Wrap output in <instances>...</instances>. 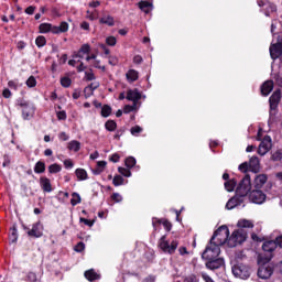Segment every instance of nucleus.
<instances>
[{"label": "nucleus", "instance_id": "nucleus-35", "mask_svg": "<svg viewBox=\"0 0 282 282\" xmlns=\"http://www.w3.org/2000/svg\"><path fill=\"white\" fill-rule=\"evenodd\" d=\"M137 162L138 161H135V158L129 156L126 159L124 164H126L127 169H133V166H135Z\"/></svg>", "mask_w": 282, "mask_h": 282}, {"label": "nucleus", "instance_id": "nucleus-5", "mask_svg": "<svg viewBox=\"0 0 282 282\" xmlns=\"http://www.w3.org/2000/svg\"><path fill=\"white\" fill-rule=\"evenodd\" d=\"M219 254H221V247L209 240V243L207 245L205 251L202 254V258L207 261L219 258Z\"/></svg>", "mask_w": 282, "mask_h": 282}, {"label": "nucleus", "instance_id": "nucleus-28", "mask_svg": "<svg viewBox=\"0 0 282 282\" xmlns=\"http://www.w3.org/2000/svg\"><path fill=\"white\" fill-rule=\"evenodd\" d=\"M40 32L42 34H47V32H52V34H54V25L50 23H42L40 24Z\"/></svg>", "mask_w": 282, "mask_h": 282}, {"label": "nucleus", "instance_id": "nucleus-29", "mask_svg": "<svg viewBox=\"0 0 282 282\" xmlns=\"http://www.w3.org/2000/svg\"><path fill=\"white\" fill-rule=\"evenodd\" d=\"M126 76H127V79L129 80V83H135V80H138V78H139L138 70H135V69L128 70Z\"/></svg>", "mask_w": 282, "mask_h": 282}, {"label": "nucleus", "instance_id": "nucleus-41", "mask_svg": "<svg viewBox=\"0 0 282 282\" xmlns=\"http://www.w3.org/2000/svg\"><path fill=\"white\" fill-rule=\"evenodd\" d=\"M46 43H47V40H45V36L43 35L37 36L35 40V45H37V47H44Z\"/></svg>", "mask_w": 282, "mask_h": 282}, {"label": "nucleus", "instance_id": "nucleus-1", "mask_svg": "<svg viewBox=\"0 0 282 282\" xmlns=\"http://www.w3.org/2000/svg\"><path fill=\"white\" fill-rule=\"evenodd\" d=\"M237 226L239 229L235 230L228 240L229 248H235L236 246H239V243H243V241H246V239H248V231H246V229H243V228H253L254 227L252 221H250L248 219H240L237 223Z\"/></svg>", "mask_w": 282, "mask_h": 282}, {"label": "nucleus", "instance_id": "nucleus-51", "mask_svg": "<svg viewBox=\"0 0 282 282\" xmlns=\"http://www.w3.org/2000/svg\"><path fill=\"white\" fill-rule=\"evenodd\" d=\"M111 199H113V202L117 204H120V202H122V195H120V193H113L111 195Z\"/></svg>", "mask_w": 282, "mask_h": 282}, {"label": "nucleus", "instance_id": "nucleus-62", "mask_svg": "<svg viewBox=\"0 0 282 282\" xmlns=\"http://www.w3.org/2000/svg\"><path fill=\"white\" fill-rule=\"evenodd\" d=\"M274 80H275L276 85H279V87H282V77H281V75H275Z\"/></svg>", "mask_w": 282, "mask_h": 282}, {"label": "nucleus", "instance_id": "nucleus-20", "mask_svg": "<svg viewBox=\"0 0 282 282\" xmlns=\"http://www.w3.org/2000/svg\"><path fill=\"white\" fill-rule=\"evenodd\" d=\"M40 186L44 193H52V182L47 177L40 178Z\"/></svg>", "mask_w": 282, "mask_h": 282}, {"label": "nucleus", "instance_id": "nucleus-6", "mask_svg": "<svg viewBox=\"0 0 282 282\" xmlns=\"http://www.w3.org/2000/svg\"><path fill=\"white\" fill-rule=\"evenodd\" d=\"M180 242L177 240L169 241L166 236H162L159 240V248L165 252V254H174Z\"/></svg>", "mask_w": 282, "mask_h": 282}, {"label": "nucleus", "instance_id": "nucleus-17", "mask_svg": "<svg viewBox=\"0 0 282 282\" xmlns=\"http://www.w3.org/2000/svg\"><path fill=\"white\" fill-rule=\"evenodd\" d=\"M126 98H127V100H130L134 105H138V100H140V98H142V94H140V91H138V89H130V90H128Z\"/></svg>", "mask_w": 282, "mask_h": 282}, {"label": "nucleus", "instance_id": "nucleus-36", "mask_svg": "<svg viewBox=\"0 0 282 282\" xmlns=\"http://www.w3.org/2000/svg\"><path fill=\"white\" fill-rule=\"evenodd\" d=\"M105 127H106L107 131H116V128L118 127V124L113 120H108L105 123Z\"/></svg>", "mask_w": 282, "mask_h": 282}, {"label": "nucleus", "instance_id": "nucleus-33", "mask_svg": "<svg viewBox=\"0 0 282 282\" xmlns=\"http://www.w3.org/2000/svg\"><path fill=\"white\" fill-rule=\"evenodd\" d=\"M100 23H104L105 25H109L110 28L115 25L113 17L111 15H105L99 20Z\"/></svg>", "mask_w": 282, "mask_h": 282}, {"label": "nucleus", "instance_id": "nucleus-57", "mask_svg": "<svg viewBox=\"0 0 282 282\" xmlns=\"http://www.w3.org/2000/svg\"><path fill=\"white\" fill-rule=\"evenodd\" d=\"M58 139L62 140V142H67V140H69V135L65 132H61L58 134Z\"/></svg>", "mask_w": 282, "mask_h": 282}, {"label": "nucleus", "instance_id": "nucleus-34", "mask_svg": "<svg viewBox=\"0 0 282 282\" xmlns=\"http://www.w3.org/2000/svg\"><path fill=\"white\" fill-rule=\"evenodd\" d=\"M34 173H37V174L45 173V163L43 161H39L35 164Z\"/></svg>", "mask_w": 282, "mask_h": 282}, {"label": "nucleus", "instance_id": "nucleus-31", "mask_svg": "<svg viewBox=\"0 0 282 282\" xmlns=\"http://www.w3.org/2000/svg\"><path fill=\"white\" fill-rule=\"evenodd\" d=\"M237 186V181L235 178H231L227 182H225V188L228 191V193H232Z\"/></svg>", "mask_w": 282, "mask_h": 282}, {"label": "nucleus", "instance_id": "nucleus-4", "mask_svg": "<svg viewBox=\"0 0 282 282\" xmlns=\"http://www.w3.org/2000/svg\"><path fill=\"white\" fill-rule=\"evenodd\" d=\"M262 250L263 252L268 253L265 254V257H263V254H260L258 257V263H269L272 260V252L276 250V242H274L273 240L263 242Z\"/></svg>", "mask_w": 282, "mask_h": 282}, {"label": "nucleus", "instance_id": "nucleus-37", "mask_svg": "<svg viewBox=\"0 0 282 282\" xmlns=\"http://www.w3.org/2000/svg\"><path fill=\"white\" fill-rule=\"evenodd\" d=\"M101 116L102 118H109L111 116V108L109 107V105H105L101 108Z\"/></svg>", "mask_w": 282, "mask_h": 282}, {"label": "nucleus", "instance_id": "nucleus-60", "mask_svg": "<svg viewBox=\"0 0 282 282\" xmlns=\"http://www.w3.org/2000/svg\"><path fill=\"white\" fill-rule=\"evenodd\" d=\"M2 166H10V155L6 154V155L3 156Z\"/></svg>", "mask_w": 282, "mask_h": 282}, {"label": "nucleus", "instance_id": "nucleus-58", "mask_svg": "<svg viewBox=\"0 0 282 282\" xmlns=\"http://www.w3.org/2000/svg\"><path fill=\"white\" fill-rule=\"evenodd\" d=\"M35 10H36V7L30 6L29 8L25 9V14L32 15L34 14Z\"/></svg>", "mask_w": 282, "mask_h": 282}, {"label": "nucleus", "instance_id": "nucleus-39", "mask_svg": "<svg viewBox=\"0 0 282 282\" xmlns=\"http://www.w3.org/2000/svg\"><path fill=\"white\" fill-rule=\"evenodd\" d=\"M113 186H122L124 184V178L121 175H116L112 180Z\"/></svg>", "mask_w": 282, "mask_h": 282}, {"label": "nucleus", "instance_id": "nucleus-30", "mask_svg": "<svg viewBox=\"0 0 282 282\" xmlns=\"http://www.w3.org/2000/svg\"><path fill=\"white\" fill-rule=\"evenodd\" d=\"M156 224H162L164 226L165 230H167V231L171 230V223H169V220L153 218L152 225L154 228H155Z\"/></svg>", "mask_w": 282, "mask_h": 282}, {"label": "nucleus", "instance_id": "nucleus-59", "mask_svg": "<svg viewBox=\"0 0 282 282\" xmlns=\"http://www.w3.org/2000/svg\"><path fill=\"white\" fill-rule=\"evenodd\" d=\"M85 78L86 80H95L96 76L94 75V73L89 72V73H85Z\"/></svg>", "mask_w": 282, "mask_h": 282}, {"label": "nucleus", "instance_id": "nucleus-64", "mask_svg": "<svg viewBox=\"0 0 282 282\" xmlns=\"http://www.w3.org/2000/svg\"><path fill=\"white\" fill-rule=\"evenodd\" d=\"M274 243L275 247L279 246L280 248H282V236L276 237Z\"/></svg>", "mask_w": 282, "mask_h": 282}, {"label": "nucleus", "instance_id": "nucleus-2", "mask_svg": "<svg viewBox=\"0 0 282 282\" xmlns=\"http://www.w3.org/2000/svg\"><path fill=\"white\" fill-rule=\"evenodd\" d=\"M230 230L228 229L227 226H221L219 227L213 235L210 241L216 243V246H224V243L228 245V241H230Z\"/></svg>", "mask_w": 282, "mask_h": 282}, {"label": "nucleus", "instance_id": "nucleus-63", "mask_svg": "<svg viewBox=\"0 0 282 282\" xmlns=\"http://www.w3.org/2000/svg\"><path fill=\"white\" fill-rule=\"evenodd\" d=\"M184 282H197V279L195 278V275H189L184 279Z\"/></svg>", "mask_w": 282, "mask_h": 282}, {"label": "nucleus", "instance_id": "nucleus-9", "mask_svg": "<svg viewBox=\"0 0 282 282\" xmlns=\"http://www.w3.org/2000/svg\"><path fill=\"white\" fill-rule=\"evenodd\" d=\"M89 52H91V46H89V44H84L79 51L73 55V58H86L88 63L89 61H96V54L89 55Z\"/></svg>", "mask_w": 282, "mask_h": 282}, {"label": "nucleus", "instance_id": "nucleus-19", "mask_svg": "<svg viewBox=\"0 0 282 282\" xmlns=\"http://www.w3.org/2000/svg\"><path fill=\"white\" fill-rule=\"evenodd\" d=\"M274 89V82L272 80H267L263 83L261 87V94L262 96H270L272 90Z\"/></svg>", "mask_w": 282, "mask_h": 282}, {"label": "nucleus", "instance_id": "nucleus-14", "mask_svg": "<svg viewBox=\"0 0 282 282\" xmlns=\"http://www.w3.org/2000/svg\"><path fill=\"white\" fill-rule=\"evenodd\" d=\"M21 107L23 120H30L31 118H34L35 108L33 104L24 102L21 104Z\"/></svg>", "mask_w": 282, "mask_h": 282}, {"label": "nucleus", "instance_id": "nucleus-50", "mask_svg": "<svg viewBox=\"0 0 282 282\" xmlns=\"http://www.w3.org/2000/svg\"><path fill=\"white\" fill-rule=\"evenodd\" d=\"M26 85L29 87H36V78L34 76H31L26 80Z\"/></svg>", "mask_w": 282, "mask_h": 282}, {"label": "nucleus", "instance_id": "nucleus-43", "mask_svg": "<svg viewBox=\"0 0 282 282\" xmlns=\"http://www.w3.org/2000/svg\"><path fill=\"white\" fill-rule=\"evenodd\" d=\"M23 84L19 83V79H14V80H10L8 83V87H10V89H18V87H22Z\"/></svg>", "mask_w": 282, "mask_h": 282}, {"label": "nucleus", "instance_id": "nucleus-3", "mask_svg": "<svg viewBox=\"0 0 282 282\" xmlns=\"http://www.w3.org/2000/svg\"><path fill=\"white\" fill-rule=\"evenodd\" d=\"M270 102V112H269V124L276 122V109L279 102H281V90H275L269 98Z\"/></svg>", "mask_w": 282, "mask_h": 282}, {"label": "nucleus", "instance_id": "nucleus-23", "mask_svg": "<svg viewBox=\"0 0 282 282\" xmlns=\"http://www.w3.org/2000/svg\"><path fill=\"white\" fill-rule=\"evenodd\" d=\"M69 30V23L61 22L59 26L53 28V34H63Z\"/></svg>", "mask_w": 282, "mask_h": 282}, {"label": "nucleus", "instance_id": "nucleus-12", "mask_svg": "<svg viewBox=\"0 0 282 282\" xmlns=\"http://www.w3.org/2000/svg\"><path fill=\"white\" fill-rule=\"evenodd\" d=\"M265 193L261 189H253L249 193V199L252 204H263L265 202Z\"/></svg>", "mask_w": 282, "mask_h": 282}, {"label": "nucleus", "instance_id": "nucleus-52", "mask_svg": "<svg viewBox=\"0 0 282 282\" xmlns=\"http://www.w3.org/2000/svg\"><path fill=\"white\" fill-rule=\"evenodd\" d=\"M56 117L59 120H67V112H65L64 110L57 111Z\"/></svg>", "mask_w": 282, "mask_h": 282}, {"label": "nucleus", "instance_id": "nucleus-53", "mask_svg": "<svg viewBox=\"0 0 282 282\" xmlns=\"http://www.w3.org/2000/svg\"><path fill=\"white\" fill-rule=\"evenodd\" d=\"M248 166H250V164H248V162H245V163L240 164L238 169H239V171H241V173H247Z\"/></svg>", "mask_w": 282, "mask_h": 282}, {"label": "nucleus", "instance_id": "nucleus-21", "mask_svg": "<svg viewBox=\"0 0 282 282\" xmlns=\"http://www.w3.org/2000/svg\"><path fill=\"white\" fill-rule=\"evenodd\" d=\"M85 279H87V281H99L100 279V274L98 272H96V270L94 269H89L84 273Z\"/></svg>", "mask_w": 282, "mask_h": 282}, {"label": "nucleus", "instance_id": "nucleus-47", "mask_svg": "<svg viewBox=\"0 0 282 282\" xmlns=\"http://www.w3.org/2000/svg\"><path fill=\"white\" fill-rule=\"evenodd\" d=\"M272 160H273L274 162H281V160H282V151L279 150V151L274 152V153L272 154Z\"/></svg>", "mask_w": 282, "mask_h": 282}, {"label": "nucleus", "instance_id": "nucleus-16", "mask_svg": "<svg viewBox=\"0 0 282 282\" xmlns=\"http://www.w3.org/2000/svg\"><path fill=\"white\" fill-rule=\"evenodd\" d=\"M270 56L273 61H276V58H279V56H281L282 54V43L278 42L275 44H271L270 48Z\"/></svg>", "mask_w": 282, "mask_h": 282}, {"label": "nucleus", "instance_id": "nucleus-7", "mask_svg": "<svg viewBox=\"0 0 282 282\" xmlns=\"http://www.w3.org/2000/svg\"><path fill=\"white\" fill-rule=\"evenodd\" d=\"M231 272L236 279H242L243 281H246V279H250V267L246 264H235L231 269Z\"/></svg>", "mask_w": 282, "mask_h": 282}, {"label": "nucleus", "instance_id": "nucleus-15", "mask_svg": "<svg viewBox=\"0 0 282 282\" xmlns=\"http://www.w3.org/2000/svg\"><path fill=\"white\" fill-rule=\"evenodd\" d=\"M261 267L258 270V276L259 279H270L273 274L272 267L265 265V263H260Z\"/></svg>", "mask_w": 282, "mask_h": 282}, {"label": "nucleus", "instance_id": "nucleus-11", "mask_svg": "<svg viewBox=\"0 0 282 282\" xmlns=\"http://www.w3.org/2000/svg\"><path fill=\"white\" fill-rule=\"evenodd\" d=\"M245 207H246V198H242L241 196L237 195V193L226 204L227 210H232V208H245Z\"/></svg>", "mask_w": 282, "mask_h": 282}, {"label": "nucleus", "instance_id": "nucleus-32", "mask_svg": "<svg viewBox=\"0 0 282 282\" xmlns=\"http://www.w3.org/2000/svg\"><path fill=\"white\" fill-rule=\"evenodd\" d=\"M75 175L80 182H85V180H87V171H85V169H77L75 171Z\"/></svg>", "mask_w": 282, "mask_h": 282}, {"label": "nucleus", "instance_id": "nucleus-24", "mask_svg": "<svg viewBox=\"0 0 282 282\" xmlns=\"http://www.w3.org/2000/svg\"><path fill=\"white\" fill-rule=\"evenodd\" d=\"M139 8L140 10H142V12H144L145 14H149V12L153 10V3L149 1H141L139 2Z\"/></svg>", "mask_w": 282, "mask_h": 282}, {"label": "nucleus", "instance_id": "nucleus-48", "mask_svg": "<svg viewBox=\"0 0 282 282\" xmlns=\"http://www.w3.org/2000/svg\"><path fill=\"white\" fill-rule=\"evenodd\" d=\"M131 135H138L139 133H142V127L134 126L130 130Z\"/></svg>", "mask_w": 282, "mask_h": 282}, {"label": "nucleus", "instance_id": "nucleus-18", "mask_svg": "<svg viewBox=\"0 0 282 282\" xmlns=\"http://www.w3.org/2000/svg\"><path fill=\"white\" fill-rule=\"evenodd\" d=\"M221 265H224V259L221 258L207 260L206 262V268H208V270H218Z\"/></svg>", "mask_w": 282, "mask_h": 282}, {"label": "nucleus", "instance_id": "nucleus-8", "mask_svg": "<svg viewBox=\"0 0 282 282\" xmlns=\"http://www.w3.org/2000/svg\"><path fill=\"white\" fill-rule=\"evenodd\" d=\"M250 188H252V184L250 183V175H246L236 188V194L239 195V197L246 199L248 193H250Z\"/></svg>", "mask_w": 282, "mask_h": 282}, {"label": "nucleus", "instance_id": "nucleus-45", "mask_svg": "<svg viewBox=\"0 0 282 282\" xmlns=\"http://www.w3.org/2000/svg\"><path fill=\"white\" fill-rule=\"evenodd\" d=\"M61 85L62 87H70L72 86V79L69 77H62L61 78Z\"/></svg>", "mask_w": 282, "mask_h": 282}, {"label": "nucleus", "instance_id": "nucleus-27", "mask_svg": "<svg viewBox=\"0 0 282 282\" xmlns=\"http://www.w3.org/2000/svg\"><path fill=\"white\" fill-rule=\"evenodd\" d=\"M249 166L252 171L257 172L260 169V161L258 156H252L249 161Z\"/></svg>", "mask_w": 282, "mask_h": 282}, {"label": "nucleus", "instance_id": "nucleus-38", "mask_svg": "<svg viewBox=\"0 0 282 282\" xmlns=\"http://www.w3.org/2000/svg\"><path fill=\"white\" fill-rule=\"evenodd\" d=\"M70 204H72V206H77V204H80V194L73 193Z\"/></svg>", "mask_w": 282, "mask_h": 282}, {"label": "nucleus", "instance_id": "nucleus-42", "mask_svg": "<svg viewBox=\"0 0 282 282\" xmlns=\"http://www.w3.org/2000/svg\"><path fill=\"white\" fill-rule=\"evenodd\" d=\"M62 169L63 167L59 164L54 163L48 166V172L50 173H61Z\"/></svg>", "mask_w": 282, "mask_h": 282}, {"label": "nucleus", "instance_id": "nucleus-49", "mask_svg": "<svg viewBox=\"0 0 282 282\" xmlns=\"http://www.w3.org/2000/svg\"><path fill=\"white\" fill-rule=\"evenodd\" d=\"M106 43L107 45H110L111 47H113L118 43V40H116L115 36H108L106 39Z\"/></svg>", "mask_w": 282, "mask_h": 282}, {"label": "nucleus", "instance_id": "nucleus-13", "mask_svg": "<svg viewBox=\"0 0 282 282\" xmlns=\"http://www.w3.org/2000/svg\"><path fill=\"white\" fill-rule=\"evenodd\" d=\"M272 149V138L265 135L259 144L258 154L265 155Z\"/></svg>", "mask_w": 282, "mask_h": 282}, {"label": "nucleus", "instance_id": "nucleus-10", "mask_svg": "<svg viewBox=\"0 0 282 282\" xmlns=\"http://www.w3.org/2000/svg\"><path fill=\"white\" fill-rule=\"evenodd\" d=\"M23 229L26 230L29 237H35V239L43 237V224L40 221L33 224L31 229L23 225Z\"/></svg>", "mask_w": 282, "mask_h": 282}, {"label": "nucleus", "instance_id": "nucleus-40", "mask_svg": "<svg viewBox=\"0 0 282 282\" xmlns=\"http://www.w3.org/2000/svg\"><path fill=\"white\" fill-rule=\"evenodd\" d=\"M118 172L120 175H123V177H131V170L129 167H119Z\"/></svg>", "mask_w": 282, "mask_h": 282}, {"label": "nucleus", "instance_id": "nucleus-55", "mask_svg": "<svg viewBox=\"0 0 282 282\" xmlns=\"http://www.w3.org/2000/svg\"><path fill=\"white\" fill-rule=\"evenodd\" d=\"M79 221L82 224H85V226H89V228H91V226H94V220H89V219H86V218H80Z\"/></svg>", "mask_w": 282, "mask_h": 282}, {"label": "nucleus", "instance_id": "nucleus-61", "mask_svg": "<svg viewBox=\"0 0 282 282\" xmlns=\"http://www.w3.org/2000/svg\"><path fill=\"white\" fill-rule=\"evenodd\" d=\"M87 19H89V21H96L98 19V17H96L94 13L87 11Z\"/></svg>", "mask_w": 282, "mask_h": 282}, {"label": "nucleus", "instance_id": "nucleus-46", "mask_svg": "<svg viewBox=\"0 0 282 282\" xmlns=\"http://www.w3.org/2000/svg\"><path fill=\"white\" fill-rule=\"evenodd\" d=\"M26 282H39V279L36 278V273L29 272L26 275Z\"/></svg>", "mask_w": 282, "mask_h": 282}, {"label": "nucleus", "instance_id": "nucleus-54", "mask_svg": "<svg viewBox=\"0 0 282 282\" xmlns=\"http://www.w3.org/2000/svg\"><path fill=\"white\" fill-rule=\"evenodd\" d=\"M74 250H75V252H83V250H85V243L84 242L77 243V246H75Z\"/></svg>", "mask_w": 282, "mask_h": 282}, {"label": "nucleus", "instance_id": "nucleus-22", "mask_svg": "<svg viewBox=\"0 0 282 282\" xmlns=\"http://www.w3.org/2000/svg\"><path fill=\"white\" fill-rule=\"evenodd\" d=\"M265 182H268V176L265 174L257 175L254 178V188H263Z\"/></svg>", "mask_w": 282, "mask_h": 282}, {"label": "nucleus", "instance_id": "nucleus-56", "mask_svg": "<svg viewBox=\"0 0 282 282\" xmlns=\"http://www.w3.org/2000/svg\"><path fill=\"white\" fill-rule=\"evenodd\" d=\"M65 169H74V162L70 159L64 161Z\"/></svg>", "mask_w": 282, "mask_h": 282}, {"label": "nucleus", "instance_id": "nucleus-25", "mask_svg": "<svg viewBox=\"0 0 282 282\" xmlns=\"http://www.w3.org/2000/svg\"><path fill=\"white\" fill-rule=\"evenodd\" d=\"M98 87H100V84L98 82L91 83L89 86H87L84 89L85 94L88 93V95H86V98H89V96H91V94H94V91H96V89H98Z\"/></svg>", "mask_w": 282, "mask_h": 282}, {"label": "nucleus", "instance_id": "nucleus-26", "mask_svg": "<svg viewBox=\"0 0 282 282\" xmlns=\"http://www.w3.org/2000/svg\"><path fill=\"white\" fill-rule=\"evenodd\" d=\"M67 149L68 151H74V153H78V151H80V142L77 140H72L70 142H68Z\"/></svg>", "mask_w": 282, "mask_h": 282}, {"label": "nucleus", "instance_id": "nucleus-44", "mask_svg": "<svg viewBox=\"0 0 282 282\" xmlns=\"http://www.w3.org/2000/svg\"><path fill=\"white\" fill-rule=\"evenodd\" d=\"M135 110H138V104H133L132 106L127 105L123 108V113H131V111H135Z\"/></svg>", "mask_w": 282, "mask_h": 282}]
</instances>
